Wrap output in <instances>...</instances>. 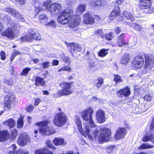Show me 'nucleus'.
<instances>
[{
  "instance_id": "f257e3e1",
  "label": "nucleus",
  "mask_w": 154,
  "mask_h": 154,
  "mask_svg": "<svg viewBox=\"0 0 154 154\" xmlns=\"http://www.w3.org/2000/svg\"><path fill=\"white\" fill-rule=\"evenodd\" d=\"M49 122H50L47 120L37 123V125L39 127V132L42 135H50L56 132L54 128L48 126Z\"/></svg>"
},
{
  "instance_id": "f03ea898",
  "label": "nucleus",
  "mask_w": 154,
  "mask_h": 154,
  "mask_svg": "<svg viewBox=\"0 0 154 154\" xmlns=\"http://www.w3.org/2000/svg\"><path fill=\"white\" fill-rule=\"evenodd\" d=\"M94 112V109L91 107L87 108L82 112V118L83 120L88 122L85 124V125H88L92 126L94 125V123L92 119V115Z\"/></svg>"
},
{
  "instance_id": "7ed1b4c3",
  "label": "nucleus",
  "mask_w": 154,
  "mask_h": 154,
  "mask_svg": "<svg viewBox=\"0 0 154 154\" xmlns=\"http://www.w3.org/2000/svg\"><path fill=\"white\" fill-rule=\"evenodd\" d=\"M154 65L153 56L151 54H147L145 55V64L142 72L145 74L150 72L151 69Z\"/></svg>"
},
{
  "instance_id": "20e7f679",
  "label": "nucleus",
  "mask_w": 154,
  "mask_h": 154,
  "mask_svg": "<svg viewBox=\"0 0 154 154\" xmlns=\"http://www.w3.org/2000/svg\"><path fill=\"white\" fill-rule=\"evenodd\" d=\"M84 131L91 140H92L93 138L97 137L99 133V130L96 128L94 124V126L88 125H85L84 128Z\"/></svg>"
},
{
  "instance_id": "39448f33",
  "label": "nucleus",
  "mask_w": 154,
  "mask_h": 154,
  "mask_svg": "<svg viewBox=\"0 0 154 154\" xmlns=\"http://www.w3.org/2000/svg\"><path fill=\"white\" fill-rule=\"evenodd\" d=\"M73 15V11L71 9L63 11L59 14L57 21L61 24H65L68 22L69 19Z\"/></svg>"
},
{
  "instance_id": "423d86ee",
  "label": "nucleus",
  "mask_w": 154,
  "mask_h": 154,
  "mask_svg": "<svg viewBox=\"0 0 154 154\" xmlns=\"http://www.w3.org/2000/svg\"><path fill=\"white\" fill-rule=\"evenodd\" d=\"M100 133L98 137V141L100 144L109 140L111 134L110 129L106 128H102L100 129Z\"/></svg>"
},
{
  "instance_id": "0eeeda50",
  "label": "nucleus",
  "mask_w": 154,
  "mask_h": 154,
  "mask_svg": "<svg viewBox=\"0 0 154 154\" xmlns=\"http://www.w3.org/2000/svg\"><path fill=\"white\" fill-rule=\"evenodd\" d=\"M67 117L63 112L57 113L55 116L54 123L55 125L61 127L64 125L67 121Z\"/></svg>"
},
{
  "instance_id": "6e6552de",
  "label": "nucleus",
  "mask_w": 154,
  "mask_h": 154,
  "mask_svg": "<svg viewBox=\"0 0 154 154\" xmlns=\"http://www.w3.org/2000/svg\"><path fill=\"white\" fill-rule=\"evenodd\" d=\"M71 85L70 83L68 82H61L60 84V86L63 89L57 92V94L60 96L70 94L72 93L70 89Z\"/></svg>"
},
{
  "instance_id": "1a4fd4ad",
  "label": "nucleus",
  "mask_w": 154,
  "mask_h": 154,
  "mask_svg": "<svg viewBox=\"0 0 154 154\" xmlns=\"http://www.w3.org/2000/svg\"><path fill=\"white\" fill-rule=\"evenodd\" d=\"M31 142V139L26 133L20 134L18 136L17 143L21 146H25Z\"/></svg>"
},
{
  "instance_id": "9d476101",
  "label": "nucleus",
  "mask_w": 154,
  "mask_h": 154,
  "mask_svg": "<svg viewBox=\"0 0 154 154\" xmlns=\"http://www.w3.org/2000/svg\"><path fill=\"white\" fill-rule=\"evenodd\" d=\"M19 31H15V29H13V27L7 28L2 33V36L12 39L17 37Z\"/></svg>"
},
{
  "instance_id": "9b49d317",
  "label": "nucleus",
  "mask_w": 154,
  "mask_h": 154,
  "mask_svg": "<svg viewBox=\"0 0 154 154\" xmlns=\"http://www.w3.org/2000/svg\"><path fill=\"white\" fill-rule=\"evenodd\" d=\"M35 30L33 29H29L25 36V40L28 42H31L33 39L39 40L41 39L40 35L39 33H36Z\"/></svg>"
},
{
  "instance_id": "f8f14e48",
  "label": "nucleus",
  "mask_w": 154,
  "mask_h": 154,
  "mask_svg": "<svg viewBox=\"0 0 154 154\" xmlns=\"http://www.w3.org/2000/svg\"><path fill=\"white\" fill-rule=\"evenodd\" d=\"M144 63L143 58L140 55L136 56L131 61L132 66L137 69H139L142 67Z\"/></svg>"
},
{
  "instance_id": "ddd939ff",
  "label": "nucleus",
  "mask_w": 154,
  "mask_h": 154,
  "mask_svg": "<svg viewBox=\"0 0 154 154\" xmlns=\"http://www.w3.org/2000/svg\"><path fill=\"white\" fill-rule=\"evenodd\" d=\"M66 44L67 47L68 48L70 47L71 48L70 51L72 55H73V52L75 53L77 52L80 51L81 50V46L77 43L73 42L71 43L66 42ZM72 56H73V55Z\"/></svg>"
},
{
  "instance_id": "4468645a",
  "label": "nucleus",
  "mask_w": 154,
  "mask_h": 154,
  "mask_svg": "<svg viewBox=\"0 0 154 154\" xmlns=\"http://www.w3.org/2000/svg\"><path fill=\"white\" fill-rule=\"evenodd\" d=\"M96 119L97 122L100 123H103L105 121V117L104 111L102 110H97L96 113Z\"/></svg>"
},
{
  "instance_id": "2eb2a0df",
  "label": "nucleus",
  "mask_w": 154,
  "mask_h": 154,
  "mask_svg": "<svg viewBox=\"0 0 154 154\" xmlns=\"http://www.w3.org/2000/svg\"><path fill=\"white\" fill-rule=\"evenodd\" d=\"M131 94L130 87L127 86L125 88L119 90L117 93L118 96L122 97H127L129 96Z\"/></svg>"
},
{
  "instance_id": "dca6fc26",
  "label": "nucleus",
  "mask_w": 154,
  "mask_h": 154,
  "mask_svg": "<svg viewBox=\"0 0 154 154\" xmlns=\"http://www.w3.org/2000/svg\"><path fill=\"white\" fill-rule=\"evenodd\" d=\"M126 134V131L125 128H119L117 130L114 138L118 140L124 138Z\"/></svg>"
},
{
  "instance_id": "f3484780",
  "label": "nucleus",
  "mask_w": 154,
  "mask_h": 154,
  "mask_svg": "<svg viewBox=\"0 0 154 154\" xmlns=\"http://www.w3.org/2000/svg\"><path fill=\"white\" fill-rule=\"evenodd\" d=\"M61 8L60 4L54 3L50 5L49 11L51 14H56L59 12Z\"/></svg>"
},
{
  "instance_id": "a211bd4d",
  "label": "nucleus",
  "mask_w": 154,
  "mask_h": 154,
  "mask_svg": "<svg viewBox=\"0 0 154 154\" xmlns=\"http://www.w3.org/2000/svg\"><path fill=\"white\" fill-rule=\"evenodd\" d=\"M15 99V96L14 95H11L10 97L8 96H5L4 102L5 107H7L8 109H10L11 107V104Z\"/></svg>"
},
{
  "instance_id": "6ab92c4d",
  "label": "nucleus",
  "mask_w": 154,
  "mask_h": 154,
  "mask_svg": "<svg viewBox=\"0 0 154 154\" xmlns=\"http://www.w3.org/2000/svg\"><path fill=\"white\" fill-rule=\"evenodd\" d=\"M71 20H68V22L69 24V26L71 27H75L78 25L80 23L81 20L80 17L78 16H77L76 18L72 19V17H71Z\"/></svg>"
},
{
  "instance_id": "aec40b11",
  "label": "nucleus",
  "mask_w": 154,
  "mask_h": 154,
  "mask_svg": "<svg viewBox=\"0 0 154 154\" xmlns=\"http://www.w3.org/2000/svg\"><path fill=\"white\" fill-rule=\"evenodd\" d=\"M83 22L87 24H92L94 22V20L89 13H86L83 16Z\"/></svg>"
},
{
  "instance_id": "412c9836",
  "label": "nucleus",
  "mask_w": 154,
  "mask_h": 154,
  "mask_svg": "<svg viewBox=\"0 0 154 154\" xmlns=\"http://www.w3.org/2000/svg\"><path fill=\"white\" fill-rule=\"evenodd\" d=\"M151 1L147 0H143L140 1L139 5L143 7H141L142 9H146L149 8L151 6Z\"/></svg>"
},
{
  "instance_id": "4be33fe9",
  "label": "nucleus",
  "mask_w": 154,
  "mask_h": 154,
  "mask_svg": "<svg viewBox=\"0 0 154 154\" xmlns=\"http://www.w3.org/2000/svg\"><path fill=\"white\" fill-rule=\"evenodd\" d=\"M9 134L6 131L0 132V142L7 140L9 138Z\"/></svg>"
},
{
  "instance_id": "5701e85b",
  "label": "nucleus",
  "mask_w": 154,
  "mask_h": 154,
  "mask_svg": "<svg viewBox=\"0 0 154 154\" xmlns=\"http://www.w3.org/2000/svg\"><path fill=\"white\" fill-rule=\"evenodd\" d=\"M35 154H54V153L47 149L44 148L36 150L35 152Z\"/></svg>"
},
{
  "instance_id": "b1692460",
  "label": "nucleus",
  "mask_w": 154,
  "mask_h": 154,
  "mask_svg": "<svg viewBox=\"0 0 154 154\" xmlns=\"http://www.w3.org/2000/svg\"><path fill=\"white\" fill-rule=\"evenodd\" d=\"M74 121L77 126L78 128L79 132L82 133L83 131L82 127V123L80 117L78 115L75 116L74 117Z\"/></svg>"
},
{
  "instance_id": "393cba45",
  "label": "nucleus",
  "mask_w": 154,
  "mask_h": 154,
  "mask_svg": "<svg viewBox=\"0 0 154 154\" xmlns=\"http://www.w3.org/2000/svg\"><path fill=\"white\" fill-rule=\"evenodd\" d=\"M3 124L5 126H9L10 128H13L15 125V121L12 119H10L3 122Z\"/></svg>"
},
{
  "instance_id": "a878e982",
  "label": "nucleus",
  "mask_w": 154,
  "mask_h": 154,
  "mask_svg": "<svg viewBox=\"0 0 154 154\" xmlns=\"http://www.w3.org/2000/svg\"><path fill=\"white\" fill-rule=\"evenodd\" d=\"M130 59V56L128 54H125L122 57L121 63L123 64H126L129 61Z\"/></svg>"
},
{
  "instance_id": "bb28decb",
  "label": "nucleus",
  "mask_w": 154,
  "mask_h": 154,
  "mask_svg": "<svg viewBox=\"0 0 154 154\" xmlns=\"http://www.w3.org/2000/svg\"><path fill=\"white\" fill-rule=\"evenodd\" d=\"M54 143L56 146H59L65 144L64 139L61 138H55L53 140Z\"/></svg>"
},
{
  "instance_id": "cd10ccee",
  "label": "nucleus",
  "mask_w": 154,
  "mask_h": 154,
  "mask_svg": "<svg viewBox=\"0 0 154 154\" xmlns=\"http://www.w3.org/2000/svg\"><path fill=\"white\" fill-rule=\"evenodd\" d=\"M123 14L127 20H130L131 21H134L135 20V18L132 14L128 11H124Z\"/></svg>"
},
{
  "instance_id": "c85d7f7f",
  "label": "nucleus",
  "mask_w": 154,
  "mask_h": 154,
  "mask_svg": "<svg viewBox=\"0 0 154 154\" xmlns=\"http://www.w3.org/2000/svg\"><path fill=\"white\" fill-rule=\"evenodd\" d=\"M154 139V135L151 133L146 134L143 138L142 141L144 142H147Z\"/></svg>"
},
{
  "instance_id": "c756f323",
  "label": "nucleus",
  "mask_w": 154,
  "mask_h": 154,
  "mask_svg": "<svg viewBox=\"0 0 154 154\" xmlns=\"http://www.w3.org/2000/svg\"><path fill=\"white\" fill-rule=\"evenodd\" d=\"M35 81V85L36 86H43L45 84V82L44 81L43 79L40 77H36Z\"/></svg>"
},
{
  "instance_id": "7c9ffc66",
  "label": "nucleus",
  "mask_w": 154,
  "mask_h": 154,
  "mask_svg": "<svg viewBox=\"0 0 154 154\" xmlns=\"http://www.w3.org/2000/svg\"><path fill=\"white\" fill-rule=\"evenodd\" d=\"M119 8L118 6L115 7L114 10H113L110 14V17H112L111 19L112 20L117 15H118L119 14Z\"/></svg>"
},
{
  "instance_id": "2f4dec72",
  "label": "nucleus",
  "mask_w": 154,
  "mask_h": 154,
  "mask_svg": "<svg viewBox=\"0 0 154 154\" xmlns=\"http://www.w3.org/2000/svg\"><path fill=\"white\" fill-rule=\"evenodd\" d=\"M109 49H102L98 52V55L99 57H103L105 56L108 53Z\"/></svg>"
},
{
  "instance_id": "473e14b6",
  "label": "nucleus",
  "mask_w": 154,
  "mask_h": 154,
  "mask_svg": "<svg viewBox=\"0 0 154 154\" xmlns=\"http://www.w3.org/2000/svg\"><path fill=\"white\" fill-rule=\"evenodd\" d=\"M39 19L42 23L45 24L48 22V20L47 16L45 14H42L40 15Z\"/></svg>"
},
{
  "instance_id": "72a5a7b5",
  "label": "nucleus",
  "mask_w": 154,
  "mask_h": 154,
  "mask_svg": "<svg viewBox=\"0 0 154 154\" xmlns=\"http://www.w3.org/2000/svg\"><path fill=\"white\" fill-rule=\"evenodd\" d=\"M124 35V34H122L118 38L117 41L119 44V46L121 47L123 45L126 44L123 38Z\"/></svg>"
},
{
  "instance_id": "f704fd0d",
  "label": "nucleus",
  "mask_w": 154,
  "mask_h": 154,
  "mask_svg": "<svg viewBox=\"0 0 154 154\" xmlns=\"http://www.w3.org/2000/svg\"><path fill=\"white\" fill-rule=\"evenodd\" d=\"M154 147L153 145H151L147 143H143L138 147V149H147L152 148Z\"/></svg>"
},
{
  "instance_id": "c9c22d12",
  "label": "nucleus",
  "mask_w": 154,
  "mask_h": 154,
  "mask_svg": "<svg viewBox=\"0 0 154 154\" xmlns=\"http://www.w3.org/2000/svg\"><path fill=\"white\" fill-rule=\"evenodd\" d=\"M4 10L7 12L10 13L14 17L17 11L14 10L9 7L4 8Z\"/></svg>"
},
{
  "instance_id": "e433bc0d",
  "label": "nucleus",
  "mask_w": 154,
  "mask_h": 154,
  "mask_svg": "<svg viewBox=\"0 0 154 154\" xmlns=\"http://www.w3.org/2000/svg\"><path fill=\"white\" fill-rule=\"evenodd\" d=\"M17 131L15 129L12 130L11 132L10 138L12 140H14L16 137L17 135Z\"/></svg>"
},
{
  "instance_id": "4c0bfd02",
  "label": "nucleus",
  "mask_w": 154,
  "mask_h": 154,
  "mask_svg": "<svg viewBox=\"0 0 154 154\" xmlns=\"http://www.w3.org/2000/svg\"><path fill=\"white\" fill-rule=\"evenodd\" d=\"M60 57L63 62L68 63L69 64H70L71 60L69 57L65 56L63 54H61Z\"/></svg>"
},
{
  "instance_id": "58836bf2",
  "label": "nucleus",
  "mask_w": 154,
  "mask_h": 154,
  "mask_svg": "<svg viewBox=\"0 0 154 154\" xmlns=\"http://www.w3.org/2000/svg\"><path fill=\"white\" fill-rule=\"evenodd\" d=\"M86 5L85 4L84 5H81L77 8V10L79 13L82 14L85 9Z\"/></svg>"
},
{
  "instance_id": "ea45409f",
  "label": "nucleus",
  "mask_w": 154,
  "mask_h": 154,
  "mask_svg": "<svg viewBox=\"0 0 154 154\" xmlns=\"http://www.w3.org/2000/svg\"><path fill=\"white\" fill-rule=\"evenodd\" d=\"M45 25V26H48L50 27H55L57 25V23L55 21L52 20L49 23H46Z\"/></svg>"
},
{
  "instance_id": "a19ab883",
  "label": "nucleus",
  "mask_w": 154,
  "mask_h": 154,
  "mask_svg": "<svg viewBox=\"0 0 154 154\" xmlns=\"http://www.w3.org/2000/svg\"><path fill=\"white\" fill-rule=\"evenodd\" d=\"M114 81L117 84L118 83L122 82L123 80L121 79V77L118 75H114Z\"/></svg>"
},
{
  "instance_id": "79ce46f5",
  "label": "nucleus",
  "mask_w": 154,
  "mask_h": 154,
  "mask_svg": "<svg viewBox=\"0 0 154 154\" xmlns=\"http://www.w3.org/2000/svg\"><path fill=\"white\" fill-rule=\"evenodd\" d=\"M71 69L70 66H65L61 68H60L58 70V72H60L62 71H66L68 72H70L71 71Z\"/></svg>"
},
{
  "instance_id": "37998d69",
  "label": "nucleus",
  "mask_w": 154,
  "mask_h": 154,
  "mask_svg": "<svg viewBox=\"0 0 154 154\" xmlns=\"http://www.w3.org/2000/svg\"><path fill=\"white\" fill-rule=\"evenodd\" d=\"M50 4V2L49 1H46L44 3L43 5V10H49L50 7L49 6Z\"/></svg>"
},
{
  "instance_id": "c03bdc74",
  "label": "nucleus",
  "mask_w": 154,
  "mask_h": 154,
  "mask_svg": "<svg viewBox=\"0 0 154 154\" xmlns=\"http://www.w3.org/2000/svg\"><path fill=\"white\" fill-rule=\"evenodd\" d=\"M14 17L16 18L19 19L20 21L21 22H24V19L23 17L17 11L16 13L14 15Z\"/></svg>"
},
{
  "instance_id": "a18cd8bd",
  "label": "nucleus",
  "mask_w": 154,
  "mask_h": 154,
  "mask_svg": "<svg viewBox=\"0 0 154 154\" xmlns=\"http://www.w3.org/2000/svg\"><path fill=\"white\" fill-rule=\"evenodd\" d=\"M31 69L29 67H26L23 69L21 72V74L23 75H26L28 73V72Z\"/></svg>"
},
{
  "instance_id": "49530a36",
  "label": "nucleus",
  "mask_w": 154,
  "mask_h": 154,
  "mask_svg": "<svg viewBox=\"0 0 154 154\" xmlns=\"http://www.w3.org/2000/svg\"><path fill=\"white\" fill-rule=\"evenodd\" d=\"M23 119L22 118H20L18 119L17 121V128H22L23 126Z\"/></svg>"
},
{
  "instance_id": "de8ad7c7",
  "label": "nucleus",
  "mask_w": 154,
  "mask_h": 154,
  "mask_svg": "<svg viewBox=\"0 0 154 154\" xmlns=\"http://www.w3.org/2000/svg\"><path fill=\"white\" fill-rule=\"evenodd\" d=\"M4 82L7 85H11L13 83V81L12 78H10L5 79Z\"/></svg>"
},
{
  "instance_id": "09e8293b",
  "label": "nucleus",
  "mask_w": 154,
  "mask_h": 154,
  "mask_svg": "<svg viewBox=\"0 0 154 154\" xmlns=\"http://www.w3.org/2000/svg\"><path fill=\"white\" fill-rule=\"evenodd\" d=\"M42 67L44 69L48 68L50 65V63L48 61L43 62L42 63Z\"/></svg>"
},
{
  "instance_id": "8fccbe9b",
  "label": "nucleus",
  "mask_w": 154,
  "mask_h": 154,
  "mask_svg": "<svg viewBox=\"0 0 154 154\" xmlns=\"http://www.w3.org/2000/svg\"><path fill=\"white\" fill-rule=\"evenodd\" d=\"M97 81L98 82L96 83L97 86L98 87H100L103 83V79L101 78H98Z\"/></svg>"
},
{
  "instance_id": "3c124183",
  "label": "nucleus",
  "mask_w": 154,
  "mask_h": 154,
  "mask_svg": "<svg viewBox=\"0 0 154 154\" xmlns=\"http://www.w3.org/2000/svg\"><path fill=\"white\" fill-rule=\"evenodd\" d=\"M3 20L7 23H9L11 21L10 17L7 16H5L3 18Z\"/></svg>"
},
{
  "instance_id": "603ef678",
  "label": "nucleus",
  "mask_w": 154,
  "mask_h": 154,
  "mask_svg": "<svg viewBox=\"0 0 154 154\" xmlns=\"http://www.w3.org/2000/svg\"><path fill=\"white\" fill-rule=\"evenodd\" d=\"M102 0H98L95 2V7H99L100 6L103 5L102 2Z\"/></svg>"
},
{
  "instance_id": "864d4df0",
  "label": "nucleus",
  "mask_w": 154,
  "mask_h": 154,
  "mask_svg": "<svg viewBox=\"0 0 154 154\" xmlns=\"http://www.w3.org/2000/svg\"><path fill=\"white\" fill-rule=\"evenodd\" d=\"M112 35V33H109L105 35V37L107 40H110L113 37Z\"/></svg>"
},
{
  "instance_id": "5fc2aeb1",
  "label": "nucleus",
  "mask_w": 154,
  "mask_h": 154,
  "mask_svg": "<svg viewBox=\"0 0 154 154\" xmlns=\"http://www.w3.org/2000/svg\"><path fill=\"white\" fill-rule=\"evenodd\" d=\"M46 145L50 148L55 149V147L52 145L51 140H48L46 142Z\"/></svg>"
},
{
  "instance_id": "6e6d98bb",
  "label": "nucleus",
  "mask_w": 154,
  "mask_h": 154,
  "mask_svg": "<svg viewBox=\"0 0 154 154\" xmlns=\"http://www.w3.org/2000/svg\"><path fill=\"white\" fill-rule=\"evenodd\" d=\"M16 148V146L15 145H13L12 146L9 148H12L13 150L10 151L9 152V154H15L16 153V151H15V149Z\"/></svg>"
},
{
  "instance_id": "4d7b16f0",
  "label": "nucleus",
  "mask_w": 154,
  "mask_h": 154,
  "mask_svg": "<svg viewBox=\"0 0 154 154\" xmlns=\"http://www.w3.org/2000/svg\"><path fill=\"white\" fill-rule=\"evenodd\" d=\"M1 58L2 60H5L6 59L5 53L3 51H2L0 53Z\"/></svg>"
},
{
  "instance_id": "13d9d810",
  "label": "nucleus",
  "mask_w": 154,
  "mask_h": 154,
  "mask_svg": "<svg viewBox=\"0 0 154 154\" xmlns=\"http://www.w3.org/2000/svg\"><path fill=\"white\" fill-rule=\"evenodd\" d=\"M34 108L33 106L31 105H29L28 107H27L26 108V109L27 111L29 112H31L32 111L33 109Z\"/></svg>"
},
{
  "instance_id": "bf43d9fd",
  "label": "nucleus",
  "mask_w": 154,
  "mask_h": 154,
  "mask_svg": "<svg viewBox=\"0 0 154 154\" xmlns=\"http://www.w3.org/2000/svg\"><path fill=\"white\" fill-rule=\"evenodd\" d=\"M152 98V96L149 94L146 95L144 97V100L146 101H150L151 100Z\"/></svg>"
},
{
  "instance_id": "052dcab7",
  "label": "nucleus",
  "mask_w": 154,
  "mask_h": 154,
  "mask_svg": "<svg viewBox=\"0 0 154 154\" xmlns=\"http://www.w3.org/2000/svg\"><path fill=\"white\" fill-rule=\"evenodd\" d=\"M35 100L34 105L35 106L38 105L41 101L40 99L38 98L36 99Z\"/></svg>"
},
{
  "instance_id": "680f3d73",
  "label": "nucleus",
  "mask_w": 154,
  "mask_h": 154,
  "mask_svg": "<svg viewBox=\"0 0 154 154\" xmlns=\"http://www.w3.org/2000/svg\"><path fill=\"white\" fill-rule=\"evenodd\" d=\"M59 63V61L56 60H54L53 61L52 65L53 66H57L58 65Z\"/></svg>"
},
{
  "instance_id": "e2e57ef3",
  "label": "nucleus",
  "mask_w": 154,
  "mask_h": 154,
  "mask_svg": "<svg viewBox=\"0 0 154 154\" xmlns=\"http://www.w3.org/2000/svg\"><path fill=\"white\" fill-rule=\"evenodd\" d=\"M134 29L139 31L142 29V27L140 25L136 24V26H135Z\"/></svg>"
},
{
  "instance_id": "0e129e2a",
  "label": "nucleus",
  "mask_w": 154,
  "mask_h": 154,
  "mask_svg": "<svg viewBox=\"0 0 154 154\" xmlns=\"http://www.w3.org/2000/svg\"><path fill=\"white\" fill-rule=\"evenodd\" d=\"M17 2H18L21 5H23L26 3L25 0H15Z\"/></svg>"
},
{
  "instance_id": "69168bd1",
  "label": "nucleus",
  "mask_w": 154,
  "mask_h": 154,
  "mask_svg": "<svg viewBox=\"0 0 154 154\" xmlns=\"http://www.w3.org/2000/svg\"><path fill=\"white\" fill-rule=\"evenodd\" d=\"M150 128L151 130L154 129V118L152 120Z\"/></svg>"
},
{
  "instance_id": "338daca9",
  "label": "nucleus",
  "mask_w": 154,
  "mask_h": 154,
  "mask_svg": "<svg viewBox=\"0 0 154 154\" xmlns=\"http://www.w3.org/2000/svg\"><path fill=\"white\" fill-rule=\"evenodd\" d=\"M20 54V51L16 50L14 51L13 53V54H14L15 56L19 54Z\"/></svg>"
},
{
  "instance_id": "774afa93",
  "label": "nucleus",
  "mask_w": 154,
  "mask_h": 154,
  "mask_svg": "<svg viewBox=\"0 0 154 154\" xmlns=\"http://www.w3.org/2000/svg\"><path fill=\"white\" fill-rule=\"evenodd\" d=\"M89 66L91 68H93L95 67L96 66V65L94 64V63H92L90 64Z\"/></svg>"
}]
</instances>
